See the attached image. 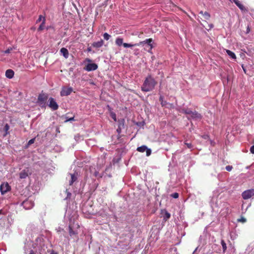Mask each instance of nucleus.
<instances>
[{"mask_svg":"<svg viewBox=\"0 0 254 254\" xmlns=\"http://www.w3.org/2000/svg\"><path fill=\"white\" fill-rule=\"evenodd\" d=\"M157 82L151 74H148L141 86V90L143 92H149L153 90Z\"/></svg>","mask_w":254,"mask_h":254,"instance_id":"nucleus-1","label":"nucleus"},{"mask_svg":"<svg viewBox=\"0 0 254 254\" xmlns=\"http://www.w3.org/2000/svg\"><path fill=\"white\" fill-rule=\"evenodd\" d=\"M152 42H153L152 39L149 38V39H146L145 40H144L143 41H141L138 43H135V44H133L124 43V44H123V46L125 48H131L132 47L139 46L142 45L144 44H147L148 45V46H150V50H151L153 48V46H152V44H151V43Z\"/></svg>","mask_w":254,"mask_h":254,"instance_id":"nucleus-2","label":"nucleus"},{"mask_svg":"<svg viewBox=\"0 0 254 254\" xmlns=\"http://www.w3.org/2000/svg\"><path fill=\"white\" fill-rule=\"evenodd\" d=\"M48 98V96L45 93H41L39 95L37 99V103L41 106H45Z\"/></svg>","mask_w":254,"mask_h":254,"instance_id":"nucleus-3","label":"nucleus"},{"mask_svg":"<svg viewBox=\"0 0 254 254\" xmlns=\"http://www.w3.org/2000/svg\"><path fill=\"white\" fill-rule=\"evenodd\" d=\"M68 228H69V234L70 236L77 235L78 232L76 230V229L79 228V225L78 224H69Z\"/></svg>","mask_w":254,"mask_h":254,"instance_id":"nucleus-4","label":"nucleus"},{"mask_svg":"<svg viewBox=\"0 0 254 254\" xmlns=\"http://www.w3.org/2000/svg\"><path fill=\"white\" fill-rule=\"evenodd\" d=\"M49 104L48 106L53 111L57 110L59 109V105L56 101V100L50 97L49 99Z\"/></svg>","mask_w":254,"mask_h":254,"instance_id":"nucleus-5","label":"nucleus"},{"mask_svg":"<svg viewBox=\"0 0 254 254\" xmlns=\"http://www.w3.org/2000/svg\"><path fill=\"white\" fill-rule=\"evenodd\" d=\"M242 196L243 199H248L250 198L252 196H254V189H250L244 191Z\"/></svg>","mask_w":254,"mask_h":254,"instance_id":"nucleus-6","label":"nucleus"},{"mask_svg":"<svg viewBox=\"0 0 254 254\" xmlns=\"http://www.w3.org/2000/svg\"><path fill=\"white\" fill-rule=\"evenodd\" d=\"M73 89L71 87H63L60 92V95L61 96H67L70 95Z\"/></svg>","mask_w":254,"mask_h":254,"instance_id":"nucleus-7","label":"nucleus"},{"mask_svg":"<svg viewBox=\"0 0 254 254\" xmlns=\"http://www.w3.org/2000/svg\"><path fill=\"white\" fill-rule=\"evenodd\" d=\"M137 151L142 153L144 152V151H146L147 156H149V155H150L151 153V149L148 148L147 146L145 145H142L140 147H137Z\"/></svg>","mask_w":254,"mask_h":254,"instance_id":"nucleus-8","label":"nucleus"},{"mask_svg":"<svg viewBox=\"0 0 254 254\" xmlns=\"http://www.w3.org/2000/svg\"><path fill=\"white\" fill-rule=\"evenodd\" d=\"M98 68V65L96 64L95 63H91L88 64L85 67V69L88 71H93L97 69Z\"/></svg>","mask_w":254,"mask_h":254,"instance_id":"nucleus-9","label":"nucleus"},{"mask_svg":"<svg viewBox=\"0 0 254 254\" xmlns=\"http://www.w3.org/2000/svg\"><path fill=\"white\" fill-rule=\"evenodd\" d=\"M10 187L7 183L1 185L0 187V190L2 194L7 192L10 190Z\"/></svg>","mask_w":254,"mask_h":254,"instance_id":"nucleus-10","label":"nucleus"},{"mask_svg":"<svg viewBox=\"0 0 254 254\" xmlns=\"http://www.w3.org/2000/svg\"><path fill=\"white\" fill-rule=\"evenodd\" d=\"M29 174L28 168L24 169L19 173V178L21 179H25L28 176Z\"/></svg>","mask_w":254,"mask_h":254,"instance_id":"nucleus-11","label":"nucleus"},{"mask_svg":"<svg viewBox=\"0 0 254 254\" xmlns=\"http://www.w3.org/2000/svg\"><path fill=\"white\" fill-rule=\"evenodd\" d=\"M190 117L195 120L201 119L202 118L201 114L195 111L191 112Z\"/></svg>","mask_w":254,"mask_h":254,"instance_id":"nucleus-12","label":"nucleus"},{"mask_svg":"<svg viewBox=\"0 0 254 254\" xmlns=\"http://www.w3.org/2000/svg\"><path fill=\"white\" fill-rule=\"evenodd\" d=\"M22 204L24 207L26 209H29L32 207L33 206V203L31 201L28 200L24 201L22 203Z\"/></svg>","mask_w":254,"mask_h":254,"instance_id":"nucleus-13","label":"nucleus"},{"mask_svg":"<svg viewBox=\"0 0 254 254\" xmlns=\"http://www.w3.org/2000/svg\"><path fill=\"white\" fill-rule=\"evenodd\" d=\"M199 14L202 15L205 21L209 20L210 18V14L207 11L203 12V11H200Z\"/></svg>","mask_w":254,"mask_h":254,"instance_id":"nucleus-14","label":"nucleus"},{"mask_svg":"<svg viewBox=\"0 0 254 254\" xmlns=\"http://www.w3.org/2000/svg\"><path fill=\"white\" fill-rule=\"evenodd\" d=\"M71 180L69 181V185H72L77 179V173L70 174Z\"/></svg>","mask_w":254,"mask_h":254,"instance_id":"nucleus-15","label":"nucleus"},{"mask_svg":"<svg viewBox=\"0 0 254 254\" xmlns=\"http://www.w3.org/2000/svg\"><path fill=\"white\" fill-rule=\"evenodd\" d=\"M104 44V41L101 39L99 41L94 42L92 45L93 47L99 48L101 47Z\"/></svg>","mask_w":254,"mask_h":254,"instance_id":"nucleus-16","label":"nucleus"},{"mask_svg":"<svg viewBox=\"0 0 254 254\" xmlns=\"http://www.w3.org/2000/svg\"><path fill=\"white\" fill-rule=\"evenodd\" d=\"M14 71L10 69H7L5 71V76L7 78L9 79L12 78L14 76Z\"/></svg>","mask_w":254,"mask_h":254,"instance_id":"nucleus-17","label":"nucleus"},{"mask_svg":"<svg viewBox=\"0 0 254 254\" xmlns=\"http://www.w3.org/2000/svg\"><path fill=\"white\" fill-rule=\"evenodd\" d=\"M60 52L61 53V54H62L63 56L65 59L68 58V56H69V53H68V50L66 48H61L60 50Z\"/></svg>","mask_w":254,"mask_h":254,"instance_id":"nucleus-18","label":"nucleus"},{"mask_svg":"<svg viewBox=\"0 0 254 254\" xmlns=\"http://www.w3.org/2000/svg\"><path fill=\"white\" fill-rule=\"evenodd\" d=\"M233 2L236 4V5L241 9L244 10L245 9L244 6L240 2V1L238 0H233Z\"/></svg>","mask_w":254,"mask_h":254,"instance_id":"nucleus-19","label":"nucleus"},{"mask_svg":"<svg viewBox=\"0 0 254 254\" xmlns=\"http://www.w3.org/2000/svg\"><path fill=\"white\" fill-rule=\"evenodd\" d=\"M226 53L233 59H236V56L235 53L229 50H226Z\"/></svg>","mask_w":254,"mask_h":254,"instance_id":"nucleus-20","label":"nucleus"},{"mask_svg":"<svg viewBox=\"0 0 254 254\" xmlns=\"http://www.w3.org/2000/svg\"><path fill=\"white\" fill-rule=\"evenodd\" d=\"M115 43L116 45H117L119 46H121V45H123L124 44L123 43V39L121 38H117L116 40Z\"/></svg>","mask_w":254,"mask_h":254,"instance_id":"nucleus-21","label":"nucleus"},{"mask_svg":"<svg viewBox=\"0 0 254 254\" xmlns=\"http://www.w3.org/2000/svg\"><path fill=\"white\" fill-rule=\"evenodd\" d=\"M45 20H46L45 18L44 17L43 20H42V23L40 24V25L39 26V27L38 29V31H42V30L44 29V27H45Z\"/></svg>","mask_w":254,"mask_h":254,"instance_id":"nucleus-22","label":"nucleus"},{"mask_svg":"<svg viewBox=\"0 0 254 254\" xmlns=\"http://www.w3.org/2000/svg\"><path fill=\"white\" fill-rule=\"evenodd\" d=\"M165 215L164 216V220L165 221H167V220H168L170 217H171V215L166 210H165Z\"/></svg>","mask_w":254,"mask_h":254,"instance_id":"nucleus-23","label":"nucleus"},{"mask_svg":"<svg viewBox=\"0 0 254 254\" xmlns=\"http://www.w3.org/2000/svg\"><path fill=\"white\" fill-rule=\"evenodd\" d=\"M9 126L7 124H6L4 127V130L5 131V133L4 135V136H5L6 135H7L8 133V130H9Z\"/></svg>","mask_w":254,"mask_h":254,"instance_id":"nucleus-24","label":"nucleus"},{"mask_svg":"<svg viewBox=\"0 0 254 254\" xmlns=\"http://www.w3.org/2000/svg\"><path fill=\"white\" fill-rule=\"evenodd\" d=\"M110 116L114 120V121H117V117L116 114L113 112H110Z\"/></svg>","mask_w":254,"mask_h":254,"instance_id":"nucleus-25","label":"nucleus"},{"mask_svg":"<svg viewBox=\"0 0 254 254\" xmlns=\"http://www.w3.org/2000/svg\"><path fill=\"white\" fill-rule=\"evenodd\" d=\"M124 122L125 120L123 119L121 121H119V126L118 127L123 128L124 126Z\"/></svg>","mask_w":254,"mask_h":254,"instance_id":"nucleus-26","label":"nucleus"},{"mask_svg":"<svg viewBox=\"0 0 254 254\" xmlns=\"http://www.w3.org/2000/svg\"><path fill=\"white\" fill-rule=\"evenodd\" d=\"M13 49H15V48L14 47H9L6 50H5L4 53L5 54H8L10 53L11 51H12Z\"/></svg>","mask_w":254,"mask_h":254,"instance_id":"nucleus-27","label":"nucleus"},{"mask_svg":"<svg viewBox=\"0 0 254 254\" xmlns=\"http://www.w3.org/2000/svg\"><path fill=\"white\" fill-rule=\"evenodd\" d=\"M191 112L192 111H191L190 109H185V110H183V112L187 114V115H190L191 113Z\"/></svg>","mask_w":254,"mask_h":254,"instance_id":"nucleus-28","label":"nucleus"},{"mask_svg":"<svg viewBox=\"0 0 254 254\" xmlns=\"http://www.w3.org/2000/svg\"><path fill=\"white\" fill-rule=\"evenodd\" d=\"M103 37L105 40H108L110 38L111 36L109 34H108L107 33H105L103 34Z\"/></svg>","mask_w":254,"mask_h":254,"instance_id":"nucleus-29","label":"nucleus"},{"mask_svg":"<svg viewBox=\"0 0 254 254\" xmlns=\"http://www.w3.org/2000/svg\"><path fill=\"white\" fill-rule=\"evenodd\" d=\"M221 244H222V248H223V251H225L226 250V249H227L226 244V243L224 242V241L223 240H222L221 241Z\"/></svg>","mask_w":254,"mask_h":254,"instance_id":"nucleus-30","label":"nucleus"},{"mask_svg":"<svg viewBox=\"0 0 254 254\" xmlns=\"http://www.w3.org/2000/svg\"><path fill=\"white\" fill-rule=\"evenodd\" d=\"M171 196L174 198H177L179 197V193L177 192H175L171 194Z\"/></svg>","mask_w":254,"mask_h":254,"instance_id":"nucleus-31","label":"nucleus"},{"mask_svg":"<svg viewBox=\"0 0 254 254\" xmlns=\"http://www.w3.org/2000/svg\"><path fill=\"white\" fill-rule=\"evenodd\" d=\"M238 221L245 223L246 222V219L243 217H242L240 219H238Z\"/></svg>","mask_w":254,"mask_h":254,"instance_id":"nucleus-32","label":"nucleus"},{"mask_svg":"<svg viewBox=\"0 0 254 254\" xmlns=\"http://www.w3.org/2000/svg\"><path fill=\"white\" fill-rule=\"evenodd\" d=\"M185 144L188 148L190 149V148H192V145L191 143H187V142H185Z\"/></svg>","mask_w":254,"mask_h":254,"instance_id":"nucleus-33","label":"nucleus"},{"mask_svg":"<svg viewBox=\"0 0 254 254\" xmlns=\"http://www.w3.org/2000/svg\"><path fill=\"white\" fill-rule=\"evenodd\" d=\"M233 167L232 166H230V165H228L226 167V170L227 171H231Z\"/></svg>","mask_w":254,"mask_h":254,"instance_id":"nucleus-34","label":"nucleus"},{"mask_svg":"<svg viewBox=\"0 0 254 254\" xmlns=\"http://www.w3.org/2000/svg\"><path fill=\"white\" fill-rule=\"evenodd\" d=\"M44 17H43L42 15H40L39 16V18L36 21V22L38 23V22H40L42 19L43 20V18Z\"/></svg>","mask_w":254,"mask_h":254,"instance_id":"nucleus-35","label":"nucleus"},{"mask_svg":"<svg viewBox=\"0 0 254 254\" xmlns=\"http://www.w3.org/2000/svg\"><path fill=\"white\" fill-rule=\"evenodd\" d=\"M35 140V138H32V139H31L30 140H29L28 142V145H31L32 144H33Z\"/></svg>","mask_w":254,"mask_h":254,"instance_id":"nucleus-36","label":"nucleus"},{"mask_svg":"<svg viewBox=\"0 0 254 254\" xmlns=\"http://www.w3.org/2000/svg\"><path fill=\"white\" fill-rule=\"evenodd\" d=\"M66 119L65 120V122H68V121H74V117L68 118L67 117L66 118Z\"/></svg>","mask_w":254,"mask_h":254,"instance_id":"nucleus-37","label":"nucleus"},{"mask_svg":"<svg viewBox=\"0 0 254 254\" xmlns=\"http://www.w3.org/2000/svg\"><path fill=\"white\" fill-rule=\"evenodd\" d=\"M250 152L252 154H254V145H253L250 148Z\"/></svg>","mask_w":254,"mask_h":254,"instance_id":"nucleus-38","label":"nucleus"},{"mask_svg":"<svg viewBox=\"0 0 254 254\" xmlns=\"http://www.w3.org/2000/svg\"><path fill=\"white\" fill-rule=\"evenodd\" d=\"M122 128H120V127H118L117 129V131L118 132V133L119 134L121 133V131H122Z\"/></svg>","mask_w":254,"mask_h":254,"instance_id":"nucleus-39","label":"nucleus"},{"mask_svg":"<svg viewBox=\"0 0 254 254\" xmlns=\"http://www.w3.org/2000/svg\"><path fill=\"white\" fill-rule=\"evenodd\" d=\"M98 174H99V173H98V172H96H96L94 173V176H95V177H97Z\"/></svg>","mask_w":254,"mask_h":254,"instance_id":"nucleus-40","label":"nucleus"},{"mask_svg":"<svg viewBox=\"0 0 254 254\" xmlns=\"http://www.w3.org/2000/svg\"><path fill=\"white\" fill-rule=\"evenodd\" d=\"M29 254H35V253L33 250H31Z\"/></svg>","mask_w":254,"mask_h":254,"instance_id":"nucleus-41","label":"nucleus"},{"mask_svg":"<svg viewBox=\"0 0 254 254\" xmlns=\"http://www.w3.org/2000/svg\"><path fill=\"white\" fill-rule=\"evenodd\" d=\"M50 254H58L57 253L55 252L54 251H52Z\"/></svg>","mask_w":254,"mask_h":254,"instance_id":"nucleus-42","label":"nucleus"},{"mask_svg":"<svg viewBox=\"0 0 254 254\" xmlns=\"http://www.w3.org/2000/svg\"><path fill=\"white\" fill-rule=\"evenodd\" d=\"M243 69H244V70L245 72L246 73V69H244V68L243 67Z\"/></svg>","mask_w":254,"mask_h":254,"instance_id":"nucleus-43","label":"nucleus"},{"mask_svg":"<svg viewBox=\"0 0 254 254\" xmlns=\"http://www.w3.org/2000/svg\"><path fill=\"white\" fill-rule=\"evenodd\" d=\"M212 27H213V25H211L210 26V28H212Z\"/></svg>","mask_w":254,"mask_h":254,"instance_id":"nucleus-44","label":"nucleus"}]
</instances>
